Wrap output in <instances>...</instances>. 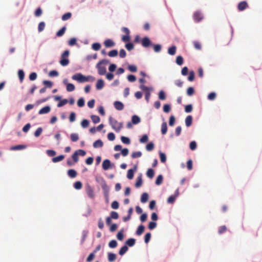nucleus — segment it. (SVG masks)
Returning a JSON list of instances; mask_svg holds the SVG:
<instances>
[{
  "instance_id": "nucleus-28",
  "label": "nucleus",
  "mask_w": 262,
  "mask_h": 262,
  "mask_svg": "<svg viewBox=\"0 0 262 262\" xmlns=\"http://www.w3.org/2000/svg\"><path fill=\"white\" fill-rule=\"evenodd\" d=\"M72 16V13L71 12H68V13H66L65 14H64L62 16V20H68Z\"/></svg>"
},
{
  "instance_id": "nucleus-64",
  "label": "nucleus",
  "mask_w": 262,
  "mask_h": 262,
  "mask_svg": "<svg viewBox=\"0 0 262 262\" xmlns=\"http://www.w3.org/2000/svg\"><path fill=\"white\" fill-rule=\"evenodd\" d=\"M176 196L171 195L167 199V202L169 204H173L176 200Z\"/></svg>"
},
{
  "instance_id": "nucleus-7",
  "label": "nucleus",
  "mask_w": 262,
  "mask_h": 262,
  "mask_svg": "<svg viewBox=\"0 0 262 262\" xmlns=\"http://www.w3.org/2000/svg\"><path fill=\"white\" fill-rule=\"evenodd\" d=\"M248 7V3L246 1L240 2L237 6V9L239 11H242Z\"/></svg>"
},
{
  "instance_id": "nucleus-13",
  "label": "nucleus",
  "mask_w": 262,
  "mask_h": 262,
  "mask_svg": "<svg viewBox=\"0 0 262 262\" xmlns=\"http://www.w3.org/2000/svg\"><path fill=\"white\" fill-rule=\"evenodd\" d=\"M104 81L102 79H100L97 81L96 84V87L97 90H101L104 87Z\"/></svg>"
},
{
  "instance_id": "nucleus-12",
  "label": "nucleus",
  "mask_w": 262,
  "mask_h": 262,
  "mask_svg": "<svg viewBox=\"0 0 262 262\" xmlns=\"http://www.w3.org/2000/svg\"><path fill=\"white\" fill-rule=\"evenodd\" d=\"M50 107L49 106H46L41 108L39 110L38 114L40 115L47 114L50 111Z\"/></svg>"
},
{
  "instance_id": "nucleus-39",
  "label": "nucleus",
  "mask_w": 262,
  "mask_h": 262,
  "mask_svg": "<svg viewBox=\"0 0 262 262\" xmlns=\"http://www.w3.org/2000/svg\"><path fill=\"white\" fill-rule=\"evenodd\" d=\"M92 49L95 51H98L101 48V45L99 43H94L92 45Z\"/></svg>"
},
{
  "instance_id": "nucleus-35",
  "label": "nucleus",
  "mask_w": 262,
  "mask_h": 262,
  "mask_svg": "<svg viewBox=\"0 0 262 262\" xmlns=\"http://www.w3.org/2000/svg\"><path fill=\"white\" fill-rule=\"evenodd\" d=\"M118 54V52L117 50H113L108 52V55L110 57H116V56H117Z\"/></svg>"
},
{
  "instance_id": "nucleus-26",
  "label": "nucleus",
  "mask_w": 262,
  "mask_h": 262,
  "mask_svg": "<svg viewBox=\"0 0 262 262\" xmlns=\"http://www.w3.org/2000/svg\"><path fill=\"white\" fill-rule=\"evenodd\" d=\"M132 121L133 124H137L140 122V118L137 115H134L132 117Z\"/></svg>"
},
{
  "instance_id": "nucleus-57",
  "label": "nucleus",
  "mask_w": 262,
  "mask_h": 262,
  "mask_svg": "<svg viewBox=\"0 0 262 262\" xmlns=\"http://www.w3.org/2000/svg\"><path fill=\"white\" fill-rule=\"evenodd\" d=\"M156 226H157V224L156 222H150L149 223L148 227L149 229L152 230L156 228Z\"/></svg>"
},
{
  "instance_id": "nucleus-31",
  "label": "nucleus",
  "mask_w": 262,
  "mask_h": 262,
  "mask_svg": "<svg viewBox=\"0 0 262 262\" xmlns=\"http://www.w3.org/2000/svg\"><path fill=\"white\" fill-rule=\"evenodd\" d=\"M66 30V27H63L60 30H59L56 33V35L58 37H60V36H62L64 34Z\"/></svg>"
},
{
  "instance_id": "nucleus-49",
  "label": "nucleus",
  "mask_w": 262,
  "mask_h": 262,
  "mask_svg": "<svg viewBox=\"0 0 262 262\" xmlns=\"http://www.w3.org/2000/svg\"><path fill=\"white\" fill-rule=\"evenodd\" d=\"M154 148V144L150 142L148 143L146 146V149L148 151H151Z\"/></svg>"
},
{
  "instance_id": "nucleus-36",
  "label": "nucleus",
  "mask_w": 262,
  "mask_h": 262,
  "mask_svg": "<svg viewBox=\"0 0 262 262\" xmlns=\"http://www.w3.org/2000/svg\"><path fill=\"white\" fill-rule=\"evenodd\" d=\"M121 140L123 143L126 144H129L130 143V139L124 136H121Z\"/></svg>"
},
{
  "instance_id": "nucleus-32",
  "label": "nucleus",
  "mask_w": 262,
  "mask_h": 262,
  "mask_svg": "<svg viewBox=\"0 0 262 262\" xmlns=\"http://www.w3.org/2000/svg\"><path fill=\"white\" fill-rule=\"evenodd\" d=\"M91 119L94 123H99L100 121V119L99 116L96 115H92L91 116Z\"/></svg>"
},
{
  "instance_id": "nucleus-50",
  "label": "nucleus",
  "mask_w": 262,
  "mask_h": 262,
  "mask_svg": "<svg viewBox=\"0 0 262 262\" xmlns=\"http://www.w3.org/2000/svg\"><path fill=\"white\" fill-rule=\"evenodd\" d=\"M227 230V227L225 226H222L219 227L218 232L220 234L224 233Z\"/></svg>"
},
{
  "instance_id": "nucleus-61",
  "label": "nucleus",
  "mask_w": 262,
  "mask_h": 262,
  "mask_svg": "<svg viewBox=\"0 0 262 262\" xmlns=\"http://www.w3.org/2000/svg\"><path fill=\"white\" fill-rule=\"evenodd\" d=\"M170 109H171V107H170V105L169 104H165L164 106H163V111L165 112V113H169L170 111Z\"/></svg>"
},
{
  "instance_id": "nucleus-18",
  "label": "nucleus",
  "mask_w": 262,
  "mask_h": 262,
  "mask_svg": "<svg viewBox=\"0 0 262 262\" xmlns=\"http://www.w3.org/2000/svg\"><path fill=\"white\" fill-rule=\"evenodd\" d=\"M68 174L70 178H74L77 176V173L74 169H70L68 171Z\"/></svg>"
},
{
  "instance_id": "nucleus-4",
  "label": "nucleus",
  "mask_w": 262,
  "mask_h": 262,
  "mask_svg": "<svg viewBox=\"0 0 262 262\" xmlns=\"http://www.w3.org/2000/svg\"><path fill=\"white\" fill-rule=\"evenodd\" d=\"M85 191H86V192L88 196L90 198H91L92 199H94L95 196V193H94L93 189L90 185L88 184L85 186Z\"/></svg>"
},
{
  "instance_id": "nucleus-52",
  "label": "nucleus",
  "mask_w": 262,
  "mask_h": 262,
  "mask_svg": "<svg viewBox=\"0 0 262 262\" xmlns=\"http://www.w3.org/2000/svg\"><path fill=\"white\" fill-rule=\"evenodd\" d=\"M150 238H151V234L150 233H147L145 236H144V242L145 243H148L150 239Z\"/></svg>"
},
{
  "instance_id": "nucleus-14",
  "label": "nucleus",
  "mask_w": 262,
  "mask_h": 262,
  "mask_svg": "<svg viewBox=\"0 0 262 262\" xmlns=\"http://www.w3.org/2000/svg\"><path fill=\"white\" fill-rule=\"evenodd\" d=\"M192 122V117L190 115L188 116L185 119V124L187 127L191 125Z\"/></svg>"
},
{
  "instance_id": "nucleus-58",
  "label": "nucleus",
  "mask_w": 262,
  "mask_h": 262,
  "mask_svg": "<svg viewBox=\"0 0 262 262\" xmlns=\"http://www.w3.org/2000/svg\"><path fill=\"white\" fill-rule=\"evenodd\" d=\"M111 219H118L119 217L118 213L115 211H112L111 212Z\"/></svg>"
},
{
  "instance_id": "nucleus-19",
  "label": "nucleus",
  "mask_w": 262,
  "mask_h": 262,
  "mask_svg": "<svg viewBox=\"0 0 262 262\" xmlns=\"http://www.w3.org/2000/svg\"><path fill=\"white\" fill-rule=\"evenodd\" d=\"M177 47L175 46H172L169 48L168 53L170 55H174L176 52Z\"/></svg>"
},
{
  "instance_id": "nucleus-41",
  "label": "nucleus",
  "mask_w": 262,
  "mask_h": 262,
  "mask_svg": "<svg viewBox=\"0 0 262 262\" xmlns=\"http://www.w3.org/2000/svg\"><path fill=\"white\" fill-rule=\"evenodd\" d=\"M108 246L111 248H116L117 246V242L115 240H112L108 243Z\"/></svg>"
},
{
  "instance_id": "nucleus-47",
  "label": "nucleus",
  "mask_w": 262,
  "mask_h": 262,
  "mask_svg": "<svg viewBox=\"0 0 262 262\" xmlns=\"http://www.w3.org/2000/svg\"><path fill=\"white\" fill-rule=\"evenodd\" d=\"M43 84L46 86V87H48L51 88L53 86L52 82L48 80H44L43 81Z\"/></svg>"
},
{
  "instance_id": "nucleus-43",
  "label": "nucleus",
  "mask_w": 262,
  "mask_h": 262,
  "mask_svg": "<svg viewBox=\"0 0 262 262\" xmlns=\"http://www.w3.org/2000/svg\"><path fill=\"white\" fill-rule=\"evenodd\" d=\"M82 186V183L80 181H77L74 184V187L76 189H80Z\"/></svg>"
},
{
  "instance_id": "nucleus-6",
  "label": "nucleus",
  "mask_w": 262,
  "mask_h": 262,
  "mask_svg": "<svg viewBox=\"0 0 262 262\" xmlns=\"http://www.w3.org/2000/svg\"><path fill=\"white\" fill-rule=\"evenodd\" d=\"M193 17L194 21L196 22H199L203 18L202 13L199 11H196L193 13Z\"/></svg>"
},
{
  "instance_id": "nucleus-16",
  "label": "nucleus",
  "mask_w": 262,
  "mask_h": 262,
  "mask_svg": "<svg viewBox=\"0 0 262 262\" xmlns=\"http://www.w3.org/2000/svg\"><path fill=\"white\" fill-rule=\"evenodd\" d=\"M103 145V142L100 139L96 140L93 143V146L94 148L101 147Z\"/></svg>"
},
{
  "instance_id": "nucleus-24",
  "label": "nucleus",
  "mask_w": 262,
  "mask_h": 262,
  "mask_svg": "<svg viewBox=\"0 0 262 262\" xmlns=\"http://www.w3.org/2000/svg\"><path fill=\"white\" fill-rule=\"evenodd\" d=\"M64 158V156L60 155L56 157H54L52 159V162L54 163H57L58 162L61 161L63 160Z\"/></svg>"
},
{
  "instance_id": "nucleus-2",
  "label": "nucleus",
  "mask_w": 262,
  "mask_h": 262,
  "mask_svg": "<svg viewBox=\"0 0 262 262\" xmlns=\"http://www.w3.org/2000/svg\"><path fill=\"white\" fill-rule=\"evenodd\" d=\"M109 123L112 128L117 133L119 132L123 127L122 123L118 122L117 120L112 117H110Z\"/></svg>"
},
{
  "instance_id": "nucleus-23",
  "label": "nucleus",
  "mask_w": 262,
  "mask_h": 262,
  "mask_svg": "<svg viewBox=\"0 0 262 262\" xmlns=\"http://www.w3.org/2000/svg\"><path fill=\"white\" fill-rule=\"evenodd\" d=\"M136 242V240L134 238H129L128 240L126 241L125 244L126 245H128L130 247H132L135 245Z\"/></svg>"
},
{
  "instance_id": "nucleus-11",
  "label": "nucleus",
  "mask_w": 262,
  "mask_h": 262,
  "mask_svg": "<svg viewBox=\"0 0 262 262\" xmlns=\"http://www.w3.org/2000/svg\"><path fill=\"white\" fill-rule=\"evenodd\" d=\"M104 45L106 48L114 47L115 45V42L110 39L105 40L104 42Z\"/></svg>"
},
{
  "instance_id": "nucleus-42",
  "label": "nucleus",
  "mask_w": 262,
  "mask_h": 262,
  "mask_svg": "<svg viewBox=\"0 0 262 262\" xmlns=\"http://www.w3.org/2000/svg\"><path fill=\"white\" fill-rule=\"evenodd\" d=\"M159 98L162 100H164L166 99V95L163 91L161 90L159 92Z\"/></svg>"
},
{
  "instance_id": "nucleus-15",
  "label": "nucleus",
  "mask_w": 262,
  "mask_h": 262,
  "mask_svg": "<svg viewBox=\"0 0 262 262\" xmlns=\"http://www.w3.org/2000/svg\"><path fill=\"white\" fill-rule=\"evenodd\" d=\"M167 132V125L166 122H164L161 125V133L162 135H165Z\"/></svg>"
},
{
  "instance_id": "nucleus-8",
  "label": "nucleus",
  "mask_w": 262,
  "mask_h": 262,
  "mask_svg": "<svg viewBox=\"0 0 262 262\" xmlns=\"http://www.w3.org/2000/svg\"><path fill=\"white\" fill-rule=\"evenodd\" d=\"M141 43L142 46L145 48H147L151 45L150 39L147 37H145L142 38Z\"/></svg>"
},
{
  "instance_id": "nucleus-30",
  "label": "nucleus",
  "mask_w": 262,
  "mask_h": 262,
  "mask_svg": "<svg viewBox=\"0 0 262 262\" xmlns=\"http://www.w3.org/2000/svg\"><path fill=\"white\" fill-rule=\"evenodd\" d=\"M142 184V180L141 176H140L137 178V181L135 184V186L136 187L138 188V187H141Z\"/></svg>"
},
{
  "instance_id": "nucleus-48",
  "label": "nucleus",
  "mask_w": 262,
  "mask_h": 262,
  "mask_svg": "<svg viewBox=\"0 0 262 262\" xmlns=\"http://www.w3.org/2000/svg\"><path fill=\"white\" fill-rule=\"evenodd\" d=\"M68 102V101L67 99H63V100H61L57 104V106L58 107H61L63 105H64L65 104H66Z\"/></svg>"
},
{
  "instance_id": "nucleus-9",
  "label": "nucleus",
  "mask_w": 262,
  "mask_h": 262,
  "mask_svg": "<svg viewBox=\"0 0 262 262\" xmlns=\"http://www.w3.org/2000/svg\"><path fill=\"white\" fill-rule=\"evenodd\" d=\"M102 168L104 170H106L111 167V163L109 160H104L102 163Z\"/></svg>"
},
{
  "instance_id": "nucleus-45",
  "label": "nucleus",
  "mask_w": 262,
  "mask_h": 262,
  "mask_svg": "<svg viewBox=\"0 0 262 262\" xmlns=\"http://www.w3.org/2000/svg\"><path fill=\"white\" fill-rule=\"evenodd\" d=\"M45 27V23L44 22L41 21V22L39 23V24L38 25V31L39 32L42 31L44 30Z\"/></svg>"
},
{
  "instance_id": "nucleus-17",
  "label": "nucleus",
  "mask_w": 262,
  "mask_h": 262,
  "mask_svg": "<svg viewBox=\"0 0 262 262\" xmlns=\"http://www.w3.org/2000/svg\"><path fill=\"white\" fill-rule=\"evenodd\" d=\"M145 227L143 225H140L136 231V234L138 235H141L144 231Z\"/></svg>"
},
{
  "instance_id": "nucleus-1",
  "label": "nucleus",
  "mask_w": 262,
  "mask_h": 262,
  "mask_svg": "<svg viewBox=\"0 0 262 262\" xmlns=\"http://www.w3.org/2000/svg\"><path fill=\"white\" fill-rule=\"evenodd\" d=\"M109 63V61L107 59H102L99 61L96 66V68L98 70V73L100 75H104L106 73V69L105 66Z\"/></svg>"
},
{
  "instance_id": "nucleus-21",
  "label": "nucleus",
  "mask_w": 262,
  "mask_h": 262,
  "mask_svg": "<svg viewBox=\"0 0 262 262\" xmlns=\"http://www.w3.org/2000/svg\"><path fill=\"white\" fill-rule=\"evenodd\" d=\"M148 200V193L144 192L142 193L141 198V202L143 203H146Z\"/></svg>"
},
{
  "instance_id": "nucleus-59",
  "label": "nucleus",
  "mask_w": 262,
  "mask_h": 262,
  "mask_svg": "<svg viewBox=\"0 0 262 262\" xmlns=\"http://www.w3.org/2000/svg\"><path fill=\"white\" fill-rule=\"evenodd\" d=\"M141 156H142V153L141 151H137V152H134L132 154V157L133 158H136L140 157Z\"/></svg>"
},
{
  "instance_id": "nucleus-20",
  "label": "nucleus",
  "mask_w": 262,
  "mask_h": 262,
  "mask_svg": "<svg viewBox=\"0 0 262 262\" xmlns=\"http://www.w3.org/2000/svg\"><path fill=\"white\" fill-rule=\"evenodd\" d=\"M116 255L113 253H109L108 254V260L110 262H113L116 259Z\"/></svg>"
},
{
  "instance_id": "nucleus-33",
  "label": "nucleus",
  "mask_w": 262,
  "mask_h": 262,
  "mask_svg": "<svg viewBox=\"0 0 262 262\" xmlns=\"http://www.w3.org/2000/svg\"><path fill=\"white\" fill-rule=\"evenodd\" d=\"M75 88L73 84L72 83H67V90L68 92H72L74 91Z\"/></svg>"
},
{
  "instance_id": "nucleus-40",
  "label": "nucleus",
  "mask_w": 262,
  "mask_h": 262,
  "mask_svg": "<svg viewBox=\"0 0 262 262\" xmlns=\"http://www.w3.org/2000/svg\"><path fill=\"white\" fill-rule=\"evenodd\" d=\"M183 58L181 56H178L176 58V63L177 64L181 66L183 63Z\"/></svg>"
},
{
  "instance_id": "nucleus-46",
  "label": "nucleus",
  "mask_w": 262,
  "mask_h": 262,
  "mask_svg": "<svg viewBox=\"0 0 262 262\" xmlns=\"http://www.w3.org/2000/svg\"><path fill=\"white\" fill-rule=\"evenodd\" d=\"M81 125L83 128L88 127L89 125V121L86 119H84L81 121Z\"/></svg>"
},
{
  "instance_id": "nucleus-5",
  "label": "nucleus",
  "mask_w": 262,
  "mask_h": 262,
  "mask_svg": "<svg viewBox=\"0 0 262 262\" xmlns=\"http://www.w3.org/2000/svg\"><path fill=\"white\" fill-rule=\"evenodd\" d=\"M72 79L75 80H77L79 82H85V76L83 75L81 73H78L72 76Z\"/></svg>"
},
{
  "instance_id": "nucleus-54",
  "label": "nucleus",
  "mask_w": 262,
  "mask_h": 262,
  "mask_svg": "<svg viewBox=\"0 0 262 262\" xmlns=\"http://www.w3.org/2000/svg\"><path fill=\"white\" fill-rule=\"evenodd\" d=\"M148 139V136L146 134H145L140 139V142L141 143H146L147 142Z\"/></svg>"
},
{
  "instance_id": "nucleus-53",
  "label": "nucleus",
  "mask_w": 262,
  "mask_h": 262,
  "mask_svg": "<svg viewBox=\"0 0 262 262\" xmlns=\"http://www.w3.org/2000/svg\"><path fill=\"white\" fill-rule=\"evenodd\" d=\"M42 132L41 127H38L34 133V136L36 137H39Z\"/></svg>"
},
{
  "instance_id": "nucleus-10",
  "label": "nucleus",
  "mask_w": 262,
  "mask_h": 262,
  "mask_svg": "<svg viewBox=\"0 0 262 262\" xmlns=\"http://www.w3.org/2000/svg\"><path fill=\"white\" fill-rule=\"evenodd\" d=\"M114 105L115 108L118 111H121L124 108L123 104L120 101H115L114 103Z\"/></svg>"
},
{
  "instance_id": "nucleus-37",
  "label": "nucleus",
  "mask_w": 262,
  "mask_h": 262,
  "mask_svg": "<svg viewBox=\"0 0 262 262\" xmlns=\"http://www.w3.org/2000/svg\"><path fill=\"white\" fill-rule=\"evenodd\" d=\"M127 177L128 179L131 180L134 177V170L132 169L128 170Z\"/></svg>"
},
{
  "instance_id": "nucleus-55",
  "label": "nucleus",
  "mask_w": 262,
  "mask_h": 262,
  "mask_svg": "<svg viewBox=\"0 0 262 262\" xmlns=\"http://www.w3.org/2000/svg\"><path fill=\"white\" fill-rule=\"evenodd\" d=\"M76 119V115L75 113L72 112L71 113L69 117V120L71 122H73L75 121Z\"/></svg>"
},
{
  "instance_id": "nucleus-60",
  "label": "nucleus",
  "mask_w": 262,
  "mask_h": 262,
  "mask_svg": "<svg viewBox=\"0 0 262 262\" xmlns=\"http://www.w3.org/2000/svg\"><path fill=\"white\" fill-rule=\"evenodd\" d=\"M175 122V117L174 116H171L169 118V125L171 126L174 125Z\"/></svg>"
},
{
  "instance_id": "nucleus-38",
  "label": "nucleus",
  "mask_w": 262,
  "mask_h": 262,
  "mask_svg": "<svg viewBox=\"0 0 262 262\" xmlns=\"http://www.w3.org/2000/svg\"><path fill=\"white\" fill-rule=\"evenodd\" d=\"M18 75L20 81L22 82L25 77L24 71L22 70H19L18 72Z\"/></svg>"
},
{
  "instance_id": "nucleus-3",
  "label": "nucleus",
  "mask_w": 262,
  "mask_h": 262,
  "mask_svg": "<svg viewBox=\"0 0 262 262\" xmlns=\"http://www.w3.org/2000/svg\"><path fill=\"white\" fill-rule=\"evenodd\" d=\"M70 52L69 50H66L62 54L61 56V60L59 61L60 64L62 66H66L69 63V60L68 59L69 56Z\"/></svg>"
},
{
  "instance_id": "nucleus-56",
  "label": "nucleus",
  "mask_w": 262,
  "mask_h": 262,
  "mask_svg": "<svg viewBox=\"0 0 262 262\" xmlns=\"http://www.w3.org/2000/svg\"><path fill=\"white\" fill-rule=\"evenodd\" d=\"M160 158L161 162L162 163H165L166 162V155L164 153H163V152L160 153Z\"/></svg>"
},
{
  "instance_id": "nucleus-27",
  "label": "nucleus",
  "mask_w": 262,
  "mask_h": 262,
  "mask_svg": "<svg viewBox=\"0 0 262 262\" xmlns=\"http://www.w3.org/2000/svg\"><path fill=\"white\" fill-rule=\"evenodd\" d=\"M70 138L72 142H76L79 140V136L77 134L73 133L71 135Z\"/></svg>"
},
{
  "instance_id": "nucleus-62",
  "label": "nucleus",
  "mask_w": 262,
  "mask_h": 262,
  "mask_svg": "<svg viewBox=\"0 0 262 262\" xmlns=\"http://www.w3.org/2000/svg\"><path fill=\"white\" fill-rule=\"evenodd\" d=\"M192 111V106L191 104H188L185 106V111L188 113H190Z\"/></svg>"
},
{
  "instance_id": "nucleus-63",
  "label": "nucleus",
  "mask_w": 262,
  "mask_h": 262,
  "mask_svg": "<svg viewBox=\"0 0 262 262\" xmlns=\"http://www.w3.org/2000/svg\"><path fill=\"white\" fill-rule=\"evenodd\" d=\"M189 147L191 150H194L196 148V143L195 141H191L189 144Z\"/></svg>"
},
{
  "instance_id": "nucleus-29",
  "label": "nucleus",
  "mask_w": 262,
  "mask_h": 262,
  "mask_svg": "<svg viewBox=\"0 0 262 262\" xmlns=\"http://www.w3.org/2000/svg\"><path fill=\"white\" fill-rule=\"evenodd\" d=\"M154 171L151 168L148 169L146 172L147 176L150 179H152L154 177Z\"/></svg>"
},
{
  "instance_id": "nucleus-25",
  "label": "nucleus",
  "mask_w": 262,
  "mask_h": 262,
  "mask_svg": "<svg viewBox=\"0 0 262 262\" xmlns=\"http://www.w3.org/2000/svg\"><path fill=\"white\" fill-rule=\"evenodd\" d=\"M26 148V145H16V146L11 147L10 149L11 150H20V149H25Z\"/></svg>"
},
{
  "instance_id": "nucleus-22",
  "label": "nucleus",
  "mask_w": 262,
  "mask_h": 262,
  "mask_svg": "<svg viewBox=\"0 0 262 262\" xmlns=\"http://www.w3.org/2000/svg\"><path fill=\"white\" fill-rule=\"evenodd\" d=\"M128 248L126 245L123 246L119 250V254L120 255H124L128 250Z\"/></svg>"
},
{
  "instance_id": "nucleus-44",
  "label": "nucleus",
  "mask_w": 262,
  "mask_h": 262,
  "mask_svg": "<svg viewBox=\"0 0 262 262\" xmlns=\"http://www.w3.org/2000/svg\"><path fill=\"white\" fill-rule=\"evenodd\" d=\"M85 101L83 98H80L77 101V105L79 107H83L84 105Z\"/></svg>"
},
{
  "instance_id": "nucleus-34",
  "label": "nucleus",
  "mask_w": 262,
  "mask_h": 262,
  "mask_svg": "<svg viewBox=\"0 0 262 262\" xmlns=\"http://www.w3.org/2000/svg\"><path fill=\"white\" fill-rule=\"evenodd\" d=\"M163 182V176L161 174H160L157 178L156 180V184L157 185H160Z\"/></svg>"
},
{
  "instance_id": "nucleus-51",
  "label": "nucleus",
  "mask_w": 262,
  "mask_h": 262,
  "mask_svg": "<svg viewBox=\"0 0 262 262\" xmlns=\"http://www.w3.org/2000/svg\"><path fill=\"white\" fill-rule=\"evenodd\" d=\"M194 93V89L192 87H189L187 90V94L188 96H192Z\"/></svg>"
}]
</instances>
